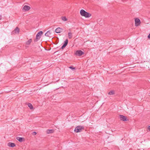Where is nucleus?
<instances>
[{"mask_svg": "<svg viewBox=\"0 0 150 150\" xmlns=\"http://www.w3.org/2000/svg\"><path fill=\"white\" fill-rule=\"evenodd\" d=\"M80 14L81 16H84L86 18H89L91 15V13L86 11L83 9L81 10Z\"/></svg>", "mask_w": 150, "mask_h": 150, "instance_id": "1", "label": "nucleus"}, {"mask_svg": "<svg viewBox=\"0 0 150 150\" xmlns=\"http://www.w3.org/2000/svg\"><path fill=\"white\" fill-rule=\"evenodd\" d=\"M84 127L83 126H78L76 127L75 129L74 132H76L78 133L81 132L82 130H84Z\"/></svg>", "mask_w": 150, "mask_h": 150, "instance_id": "2", "label": "nucleus"}, {"mask_svg": "<svg viewBox=\"0 0 150 150\" xmlns=\"http://www.w3.org/2000/svg\"><path fill=\"white\" fill-rule=\"evenodd\" d=\"M43 34L42 31H40L36 35V39H35L34 41L35 42L39 40L41 38V35Z\"/></svg>", "mask_w": 150, "mask_h": 150, "instance_id": "3", "label": "nucleus"}, {"mask_svg": "<svg viewBox=\"0 0 150 150\" xmlns=\"http://www.w3.org/2000/svg\"><path fill=\"white\" fill-rule=\"evenodd\" d=\"M84 54V52L81 50H77L75 53V55L76 56H81Z\"/></svg>", "mask_w": 150, "mask_h": 150, "instance_id": "4", "label": "nucleus"}, {"mask_svg": "<svg viewBox=\"0 0 150 150\" xmlns=\"http://www.w3.org/2000/svg\"><path fill=\"white\" fill-rule=\"evenodd\" d=\"M120 119L121 121H128L129 120L127 118V117L122 115H120Z\"/></svg>", "mask_w": 150, "mask_h": 150, "instance_id": "5", "label": "nucleus"}, {"mask_svg": "<svg viewBox=\"0 0 150 150\" xmlns=\"http://www.w3.org/2000/svg\"><path fill=\"white\" fill-rule=\"evenodd\" d=\"M135 25L136 26H137L139 25L141 23V21L138 18H136L135 19Z\"/></svg>", "mask_w": 150, "mask_h": 150, "instance_id": "6", "label": "nucleus"}, {"mask_svg": "<svg viewBox=\"0 0 150 150\" xmlns=\"http://www.w3.org/2000/svg\"><path fill=\"white\" fill-rule=\"evenodd\" d=\"M19 28L16 27V28L14 29V30L12 31V34H18L19 33Z\"/></svg>", "mask_w": 150, "mask_h": 150, "instance_id": "7", "label": "nucleus"}, {"mask_svg": "<svg viewBox=\"0 0 150 150\" xmlns=\"http://www.w3.org/2000/svg\"><path fill=\"white\" fill-rule=\"evenodd\" d=\"M30 9V7L27 5H25L23 8V10L24 11H29Z\"/></svg>", "mask_w": 150, "mask_h": 150, "instance_id": "8", "label": "nucleus"}, {"mask_svg": "<svg viewBox=\"0 0 150 150\" xmlns=\"http://www.w3.org/2000/svg\"><path fill=\"white\" fill-rule=\"evenodd\" d=\"M68 42V40L67 39H66L64 41V43L62 47H61V49H64L67 45Z\"/></svg>", "mask_w": 150, "mask_h": 150, "instance_id": "9", "label": "nucleus"}, {"mask_svg": "<svg viewBox=\"0 0 150 150\" xmlns=\"http://www.w3.org/2000/svg\"><path fill=\"white\" fill-rule=\"evenodd\" d=\"M63 31V29L59 27H58L55 29V31L57 33H59L62 32Z\"/></svg>", "mask_w": 150, "mask_h": 150, "instance_id": "10", "label": "nucleus"}, {"mask_svg": "<svg viewBox=\"0 0 150 150\" xmlns=\"http://www.w3.org/2000/svg\"><path fill=\"white\" fill-rule=\"evenodd\" d=\"M16 139L17 140H18L20 142L24 141L25 140L24 138L23 137H17L16 138Z\"/></svg>", "mask_w": 150, "mask_h": 150, "instance_id": "11", "label": "nucleus"}, {"mask_svg": "<svg viewBox=\"0 0 150 150\" xmlns=\"http://www.w3.org/2000/svg\"><path fill=\"white\" fill-rule=\"evenodd\" d=\"M8 145L9 147H13L16 146V144L13 143L9 142L8 144Z\"/></svg>", "mask_w": 150, "mask_h": 150, "instance_id": "12", "label": "nucleus"}, {"mask_svg": "<svg viewBox=\"0 0 150 150\" xmlns=\"http://www.w3.org/2000/svg\"><path fill=\"white\" fill-rule=\"evenodd\" d=\"M54 130L53 129H47V134H50L53 133Z\"/></svg>", "mask_w": 150, "mask_h": 150, "instance_id": "13", "label": "nucleus"}, {"mask_svg": "<svg viewBox=\"0 0 150 150\" xmlns=\"http://www.w3.org/2000/svg\"><path fill=\"white\" fill-rule=\"evenodd\" d=\"M32 41L31 39H30L28 40L27 41L25 42V44L27 45H29Z\"/></svg>", "mask_w": 150, "mask_h": 150, "instance_id": "14", "label": "nucleus"}, {"mask_svg": "<svg viewBox=\"0 0 150 150\" xmlns=\"http://www.w3.org/2000/svg\"><path fill=\"white\" fill-rule=\"evenodd\" d=\"M51 33L50 31H47L45 34V35L46 36L50 37Z\"/></svg>", "mask_w": 150, "mask_h": 150, "instance_id": "15", "label": "nucleus"}, {"mask_svg": "<svg viewBox=\"0 0 150 150\" xmlns=\"http://www.w3.org/2000/svg\"><path fill=\"white\" fill-rule=\"evenodd\" d=\"M68 37L69 39H71L72 38V33L71 32H69L68 34Z\"/></svg>", "mask_w": 150, "mask_h": 150, "instance_id": "16", "label": "nucleus"}, {"mask_svg": "<svg viewBox=\"0 0 150 150\" xmlns=\"http://www.w3.org/2000/svg\"><path fill=\"white\" fill-rule=\"evenodd\" d=\"M28 105L31 110H32L33 109V106L31 103H28Z\"/></svg>", "mask_w": 150, "mask_h": 150, "instance_id": "17", "label": "nucleus"}, {"mask_svg": "<svg viewBox=\"0 0 150 150\" xmlns=\"http://www.w3.org/2000/svg\"><path fill=\"white\" fill-rule=\"evenodd\" d=\"M115 93V91H111L108 93V94L109 95H113Z\"/></svg>", "mask_w": 150, "mask_h": 150, "instance_id": "18", "label": "nucleus"}, {"mask_svg": "<svg viewBox=\"0 0 150 150\" xmlns=\"http://www.w3.org/2000/svg\"><path fill=\"white\" fill-rule=\"evenodd\" d=\"M69 68L72 70H74L75 69V68L73 67V66H70L69 67Z\"/></svg>", "mask_w": 150, "mask_h": 150, "instance_id": "19", "label": "nucleus"}, {"mask_svg": "<svg viewBox=\"0 0 150 150\" xmlns=\"http://www.w3.org/2000/svg\"><path fill=\"white\" fill-rule=\"evenodd\" d=\"M62 19L64 21H66L67 20V18H66L65 17H62Z\"/></svg>", "mask_w": 150, "mask_h": 150, "instance_id": "20", "label": "nucleus"}, {"mask_svg": "<svg viewBox=\"0 0 150 150\" xmlns=\"http://www.w3.org/2000/svg\"><path fill=\"white\" fill-rule=\"evenodd\" d=\"M36 134H37L36 132H33L32 133V134L34 135H36Z\"/></svg>", "mask_w": 150, "mask_h": 150, "instance_id": "21", "label": "nucleus"}, {"mask_svg": "<svg viewBox=\"0 0 150 150\" xmlns=\"http://www.w3.org/2000/svg\"><path fill=\"white\" fill-rule=\"evenodd\" d=\"M148 38L149 39H150V33L148 36Z\"/></svg>", "mask_w": 150, "mask_h": 150, "instance_id": "22", "label": "nucleus"}, {"mask_svg": "<svg viewBox=\"0 0 150 150\" xmlns=\"http://www.w3.org/2000/svg\"><path fill=\"white\" fill-rule=\"evenodd\" d=\"M147 129L150 131V126H149L147 127Z\"/></svg>", "mask_w": 150, "mask_h": 150, "instance_id": "23", "label": "nucleus"}, {"mask_svg": "<svg viewBox=\"0 0 150 150\" xmlns=\"http://www.w3.org/2000/svg\"><path fill=\"white\" fill-rule=\"evenodd\" d=\"M1 16H0V20H1Z\"/></svg>", "mask_w": 150, "mask_h": 150, "instance_id": "24", "label": "nucleus"}]
</instances>
